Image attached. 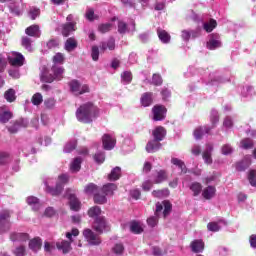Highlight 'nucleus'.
Instances as JSON below:
<instances>
[{"label": "nucleus", "instance_id": "1", "mask_svg": "<svg viewBox=\"0 0 256 256\" xmlns=\"http://www.w3.org/2000/svg\"><path fill=\"white\" fill-rule=\"evenodd\" d=\"M99 117V108L93 102L82 104L76 110V118L80 123H93V119Z\"/></svg>", "mask_w": 256, "mask_h": 256}, {"label": "nucleus", "instance_id": "2", "mask_svg": "<svg viewBox=\"0 0 256 256\" xmlns=\"http://www.w3.org/2000/svg\"><path fill=\"white\" fill-rule=\"evenodd\" d=\"M67 183H69V175L60 174L57 178L56 186L54 188L49 186V184L45 183V191L49 195H52V197H59V195L63 193V190L65 189V185H67Z\"/></svg>", "mask_w": 256, "mask_h": 256}, {"label": "nucleus", "instance_id": "3", "mask_svg": "<svg viewBox=\"0 0 256 256\" xmlns=\"http://www.w3.org/2000/svg\"><path fill=\"white\" fill-rule=\"evenodd\" d=\"M11 212L3 210L0 212V234L11 230Z\"/></svg>", "mask_w": 256, "mask_h": 256}, {"label": "nucleus", "instance_id": "4", "mask_svg": "<svg viewBox=\"0 0 256 256\" xmlns=\"http://www.w3.org/2000/svg\"><path fill=\"white\" fill-rule=\"evenodd\" d=\"M64 197L69 200L71 211H79L81 209V202L75 196V190L73 188H67Z\"/></svg>", "mask_w": 256, "mask_h": 256}, {"label": "nucleus", "instance_id": "5", "mask_svg": "<svg viewBox=\"0 0 256 256\" xmlns=\"http://www.w3.org/2000/svg\"><path fill=\"white\" fill-rule=\"evenodd\" d=\"M167 118V107L161 104H156L152 107L153 121H165Z\"/></svg>", "mask_w": 256, "mask_h": 256}, {"label": "nucleus", "instance_id": "6", "mask_svg": "<svg viewBox=\"0 0 256 256\" xmlns=\"http://www.w3.org/2000/svg\"><path fill=\"white\" fill-rule=\"evenodd\" d=\"M70 91L74 93V95H83L85 93H89V86L83 85L81 87V83L78 80H72L69 82Z\"/></svg>", "mask_w": 256, "mask_h": 256}, {"label": "nucleus", "instance_id": "7", "mask_svg": "<svg viewBox=\"0 0 256 256\" xmlns=\"http://www.w3.org/2000/svg\"><path fill=\"white\" fill-rule=\"evenodd\" d=\"M109 227V224L107 223V219L105 216H100L95 218L94 223H93V229L96 231V233H99L101 235L105 229Z\"/></svg>", "mask_w": 256, "mask_h": 256}, {"label": "nucleus", "instance_id": "8", "mask_svg": "<svg viewBox=\"0 0 256 256\" xmlns=\"http://www.w3.org/2000/svg\"><path fill=\"white\" fill-rule=\"evenodd\" d=\"M83 235L90 245L101 244V238H99L98 235L93 232V230L87 228L83 231Z\"/></svg>", "mask_w": 256, "mask_h": 256}, {"label": "nucleus", "instance_id": "9", "mask_svg": "<svg viewBox=\"0 0 256 256\" xmlns=\"http://www.w3.org/2000/svg\"><path fill=\"white\" fill-rule=\"evenodd\" d=\"M62 31L61 34L63 37H69L72 33H75L77 30V22H66L62 24Z\"/></svg>", "mask_w": 256, "mask_h": 256}, {"label": "nucleus", "instance_id": "10", "mask_svg": "<svg viewBox=\"0 0 256 256\" xmlns=\"http://www.w3.org/2000/svg\"><path fill=\"white\" fill-rule=\"evenodd\" d=\"M117 140H115L111 135L104 134L102 137V144L106 151H111V149H115V145Z\"/></svg>", "mask_w": 256, "mask_h": 256}, {"label": "nucleus", "instance_id": "11", "mask_svg": "<svg viewBox=\"0 0 256 256\" xmlns=\"http://www.w3.org/2000/svg\"><path fill=\"white\" fill-rule=\"evenodd\" d=\"M8 63L12 67H23L25 64V57L21 53H15V57H8Z\"/></svg>", "mask_w": 256, "mask_h": 256}, {"label": "nucleus", "instance_id": "12", "mask_svg": "<svg viewBox=\"0 0 256 256\" xmlns=\"http://www.w3.org/2000/svg\"><path fill=\"white\" fill-rule=\"evenodd\" d=\"M99 49L101 53H105V51H115V38L110 37L108 40L100 42Z\"/></svg>", "mask_w": 256, "mask_h": 256}, {"label": "nucleus", "instance_id": "13", "mask_svg": "<svg viewBox=\"0 0 256 256\" xmlns=\"http://www.w3.org/2000/svg\"><path fill=\"white\" fill-rule=\"evenodd\" d=\"M206 47L210 51H215V49H219V47H221V41L219 40V35L211 34L210 40L207 42Z\"/></svg>", "mask_w": 256, "mask_h": 256}, {"label": "nucleus", "instance_id": "14", "mask_svg": "<svg viewBox=\"0 0 256 256\" xmlns=\"http://www.w3.org/2000/svg\"><path fill=\"white\" fill-rule=\"evenodd\" d=\"M25 33L28 37L39 39L41 37V27L37 24L30 25L25 29Z\"/></svg>", "mask_w": 256, "mask_h": 256}, {"label": "nucleus", "instance_id": "15", "mask_svg": "<svg viewBox=\"0 0 256 256\" xmlns=\"http://www.w3.org/2000/svg\"><path fill=\"white\" fill-rule=\"evenodd\" d=\"M27 125H29L27 123V121H25V119L20 118L18 120H15L11 126H9L7 129L9 131V133H17L19 131V129H21V127H27Z\"/></svg>", "mask_w": 256, "mask_h": 256}, {"label": "nucleus", "instance_id": "16", "mask_svg": "<svg viewBox=\"0 0 256 256\" xmlns=\"http://www.w3.org/2000/svg\"><path fill=\"white\" fill-rule=\"evenodd\" d=\"M152 135L155 141L161 143V141H163L167 135V130L163 126H158L152 131Z\"/></svg>", "mask_w": 256, "mask_h": 256}, {"label": "nucleus", "instance_id": "17", "mask_svg": "<svg viewBox=\"0 0 256 256\" xmlns=\"http://www.w3.org/2000/svg\"><path fill=\"white\" fill-rule=\"evenodd\" d=\"M210 121H211V123H212V126H211V127L204 126L205 133H206L207 135H209V134L211 133V130H212V129H215V127H217V123H219V112L213 110V111L211 112Z\"/></svg>", "mask_w": 256, "mask_h": 256}, {"label": "nucleus", "instance_id": "18", "mask_svg": "<svg viewBox=\"0 0 256 256\" xmlns=\"http://www.w3.org/2000/svg\"><path fill=\"white\" fill-rule=\"evenodd\" d=\"M142 107H151L153 105V92H144L140 97Z\"/></svg>", "mask_w": 256, "mask_h": 256}, {"label": "nucleus", "instance_id": "19", "mask_svg": "<svg viewBox=\"0 0 256 256\" xmlns=\"http://www.w3.org/2000/svg\"><path fill=\"white\" fill-rule=\"evenodd\" d=\"M28 247L31 251L37 253L38 251H41V248L43 247V240L39 237H35L29 241Z\"/></svg>", "mask_w": 256, "mask_h": 256}, {"label": "nucleus", "instance_id": "20", "mask_svg": "<svg viewBox=\"0 0 256 256\" xmlns=\"http://www.w3.org/2000/svg\"><path fill=\"white\" fill-rule=\"evenodd\" d=\"M10 240H12L13 242L18 241L19 243H25L29 241V234L12 232L10 233Z\"/></svg>", "mask_w": 256, "mask_h": 256}, {"label": "nucleus", "instance_id": "21", "mask_svg": "<svg viewBox=\"0 0 256 256\" xmlns=\"http://www.w3.org/2000/svg\"><path fill=\"white\" fill-rule=\"evenodd\" d=\"M161 147H162L161 142L153 139L148 141V143L146 144L145 150L147 151V153H156V151H159Z\"/></svg>", "mask_w": 256, "mask_h": 256}, {"label": "nucleus", "instance_id": "22", "mask_svg": "<svg viewBox=\"0 0 256 256\" xmlns=\"http://www.w3.org/2000/svg\"><path fill=\"white\" fill-rule=\"evenodd\" d=\"M193 253H203L205 250V242L203 240H193L190 244Z\"/></svg>", "mask_w": 256, "mask_h": 256}, {"label": "nucleus", "instance_id": "23", "mask_svg": "<svg viewBox=\"0 0 256 256\" xmlns=\"http://www.w3.org/2000/svg\"><path fill=\"white\" fill-rule=\"evenodd\" d=\"M56 247L58 249V251H62V253H64V255H67V253L71 252V242L67 241V240H62V241H58L56 242Z\"/></svg>", "mask_w": 256, "mask_h": 256}, {"label": "nucleus", "instance_id": "24", "mask_svg": "<svg viewBox=\"0 0 256 256\" xmlns=\"http://www.w3.org/2000/svg\"><path fill=\"white\" fill-rule=\"evenodd\" d=\"M77 45V39H75V37H70L66 40L64 49L68 51V53H71V51H75V49H77Z\"/></svg>", "mask_w": 256, "mask_h": 256}, {"label": "nucleus", "instance_id": "25", "mask_svg": "<svg viewBox=\"0 0 256 256\" xmlns=\"http://www.w3.org/2000/svg\"><path fill=\"white\" fill-rule=\"evenodd\" d=\"M4 99L7 103H15L17 101V92L13 88H9L4 93Z\"/></svg>", "mask_w": 256, "mask_h": 256}, {"label": "nucleus", "instance_id": "26", "mask_svg": "<svg viewBox=\"0 0 256 256\" xmlns=\"http://www.w3.org/2000/svg\"><path fill=\"white\" fill-rule=\"evenodd\" d=\"M115 191H117V185L113 183H108L101 188V193H103L106 197L109 195H114Z\"/></svg>", "mask_w": 256, "mask_h": 256}, {"label": "nucleus", "instance_id": "27", "mask_svg": "<svg viewBox=\"0 0 256 256\" xmlns=\"http://www.w3.org/2000/svg\"><path fill=\"white\" fill-rule=\"evenodd\" d=\"M26 203L32 207L33 211H39L41 209V203H39V198L35 196H29L26 199Z\"/></svg>", "mask_w": 256, "mask_h": 256}, {"label": "nucleus", "instance_id": "28", "mask_svg": "<svg viewBox=\"0 0 256 256\" xmlns=\"http://www.w3.org/2000/svg\"><path fill=\"white\" fill-rule=\"evenodd\" d=\"M81 163H83V159L81 157L74 158L70 164V171L72 173H79V171H81Z\"/></svg>", "mask_w": 256, "mask_h": 256}, {"label": "nucleus", "instance_id": "29", "mask_svg": "<svg viewBox=\"0 0 256 256\" xmlns=\"http://www.w3.org/2000/svg\"><path fill=\"white\" fill-rule=\"evenodd\" d=\"M190 191L193 193V197H199L201 195V191H203V185L199 182H193L189 186Z\"/></svg>", "mask_w": 256, "mask_h": 256}, {"label": "nucleus", "instance_id": "30", "mask_svg": "<svg viewBox=\"0 0 256 256\" xmlns=\"http://www.w3.org/2000/svg\"><path fill=\"white\" fill-rule=\"evenodd\" d=\"M216 192H217V189H215L214 186H208L202 191V197H204V199H207V200L213 199V197H215Z\"/></svg>", "mask_w": 256, "mask_h": 256}, {"label": "nucleus", "instance_id": "31", "mask_svg": "<svg viewBox=\"0 0 256 256\" xmlns=\"http://www.w3.org/2000/svg\"><path fill=\"white\" fill-rule=\"evenodd\" d=\"M21 45L27 51H33V40L31 39V36H22Z\"/></svg>", "mask_w": 256, "mask_h": 256}, {"label": "nucleus", "instance_id": "32", "mask_svg": "<svg viewBox=\"0 0 256 256\" xmlns=\"http://www.w3.org/2000/svg\"><path fill=\"white\" fill-rule=\"evenodd\" d=\"M93 201L96 205H105V203H107V196L98 191L94 194Z\"/></svg>", "mask_w": 256, "mask_h": 256}, {"label": "nucleus", "instance_id": "33", "mask_svg": "<svg viewBox=\"0 0 256 256\" xmlns=\"http://www.w3.org/2000/svg\"><path fill=\"white\" fill-rule=\"evenodd\" d=\"M157 35L160 41L167 44L171 42V35L168 34L165 30L158 28L157 29Z\"/></svg>", "mask_w": 256, "mask_h": 256}, {"label": "nucleus", "instance_id": "34", "mask_svg": "<svg viewBox=\"0 0 256 256\" xmlns=\"http://www.w3.org/2000/svg\"><path fill=\"white\" fill-rule=\"evenodd\" d=\"M251 165V159L244 158L242 161L236 163V170L238 171H245L246 169H249Z\"/></svg>", "mask_w": 256, "mask_h": 256}, {"label": "nucleus", "instance_id": "35", "mask_svg": "<svg viewBox=\"0 0 256 256\" xmlns=\"http://www.w3.org/2000/svg\"><path fill=\"white\" fill-rule=\"evenodd\" d=\"M171 163L172 165L178 167L181 170V173H183L184 175L187 173V166L185 165V162H183V160L179 158H172Z\"/></svg>", "mask_w": 256, "mask_h": 256}, {"label": "nucleus", "instance_id": "36", "mask_svg": "<svg viewBox=\"0 0 256 256\" xmlns=\"http://www.w3.org/2000/svg\"><path fill=\"white\" fill-rule=\"evenodd\" d=\"M121 178V168L119 166H116L113 168L108 175L109 181H118V179Z\"/></svg>", "mask_w": 256, "mask_h": 256}, {"label": "nucleus", "instance_id": "37", "mask_svg": "<svg viewBox=\"0 0 256 256\" xmlns=\"http://www.w3.org/2000/svg\"><path fill=\"white\" fill-rule=\"evenodd\" d=\"M240 147L245 150L253 149V147H255V142H253V139L251 138H244L240 141Z\"/></svg>", "mask_w": 256, "mask_h": 256}, {"label": "nucleus", "instance_id": "38", "mask_svg": "<svg viewBox=\"0 0 256 256\" xmlns=\"http://www.w3.org/2000/svg\"><path fill=\"white\" fill-rule=\"evenodd\" d=\"M13 119V112L5 110L0 112V123H9Z\"/></svg>", "mask_w": 256, "mask_h": 256}, {"label": "nucleus", "instance_id": "39", "mask_svg": "<svg viewBox=\"0 0 256 256\" xmlns=\"http://www.w3.org/2000/svg\"><path fill=\"white\" fill-rule=\"evenodd\" d=\"M99 191V186H97L95 183H89L84 188V193L86 195H95Z\"/></svg>", "mask_w": 256, "mask_h": 256}, {"label": "nucleus", "instance_id": "40", "mask_svg": "<svg viewBox=\"0 0 256 256\" xmlns=\"http://www.w3.org/2000/svg\"><path fill=\"white\" fill-rule=\"evenodd\" d=\"M169 193L170 192L167 188L152 191V195L153 197H156V199H163L164 197H169Z\"/></svg>", "mask_w": 256, "mask_h": 256}, {"label": "nucleus", "instance_id": "41", "mask_svg": "<svg viewBox=\"0 0 256 256\" xmlns=\"http://www.w3.org/2000/svg\"><path fill=\"white\" fill-rule=\"evenodd\" d=\"M52 71L54 73L55 79H57L58 81H61V79H63V73H65V68L53 66Z\"/></svg>", "mask_w": 256, "mask_h": 256}, {"label": "nucleus", "instance_id": "42", "mask_svg": "<svg viewBox=\"0 0 256 256\" xmlns=\"http://www.w3.org/2000/svg\"><path fill=\"white\" fill-rule=\"evenodd\" d=\"M99 215H101V207L93 206V207L89 208V210H88L89 217H91L92 219L96 217V219H97V217H101Z\"/></svg>", "mask_w": 256, "mask_h": 256}, {"label": "nucleus", "instance_id": "43", "mask_svg": "<svg viewBox=\"0 0 256 256\" xmlns=\"http://www.w3.org/2000/svg\"><path fill=\"white\" fill-rule=\"evenodd\" d=\"M163 181H167V171L160 170L157 173L156 179L154 180V183L156 185H159V183H163Z\"/></svg>", "mask_w": 256, "mask_h": 256}, {"label": "nucleus", "instance_id": "44", "mask_svg": "<svg viewBox=\"0 0 256 256\" xmlns=\"http://www.w3.org/2000/svg\"><path fill=\"white\" fill-rule=\"evenodd\" d=\"M217 27V20L215 19H210L209 22L204 23V30L206 33H211L213 29Z\"/></svg>", "mask_w": 256, "mask_h": 256}, {"label": "nucleus", "instance_id": "45", "mask_svg": "<svg viewBox=\"0 0 256 256\" xmlns=\"http://www.w3.org/2000/svg\"><path fill=\"white\" fill-rule=\"evenodd\" d=\"M121 79L123 83H126V85H129L131 81H133V73H131V71H124L121 73Z\"/></svg>", "mask_w": 256, "mask_h": 256}, {"label": "nucleus", "instance_id": "46", "mask_svg": "<svg viewBox=\"0 0 256 256\" xmlns=\"http://www.w3.org/2000/svg\"><path fill=\"white\" fill-rule=\"evenodd\" d=\"M32 105H35L36 107H39L41 103H43V95L41 93H35L31 98Z\"/></svg>", "mask_w": 256, "mask_h": 256}, {"label": "nucleus", "instance_id": "47", "mask_svg": "<svg viewBox=\"0 0 256 256\" xmlns=\"http://www.w3.org/2000/svg\"><path fill=\"white\" fill-rule=\"evenodd\" d=\"M112 28H113V24L111 23H104V24L98 25V31L99 33H102V34L109 33V31H111Z\"/></svg>", "mask_w": 256, "mask_h": 256}, {"label": "nucleus", "instance_id": "48", "mask_svg": "<svg viewBox=\"0 0 256 256\" xmlns=\"http://www.w3.org/2000/svg\"><path fill=\"white\" fill-rule=\"evenodd\" d=\"M162 205L164 206L163 216L167 217L169 213H171V210L173 209V205L169 200H164L162 202Z\"/></svg>", "mask_w": 256, "mask_h": 256}, {"label": "nucleus", "instance_id": "49", "mask_svg": "<svg viewBox=\"0 0 256 256\" xmlns=\"http://www.w3.org/2000/svg\"><path fill=\"white\" fill-rule=\"evenodd\" d=\"M77 149L76 140L68 142L64 147V153H71Z\"/></svg>", "mask_w": 256, "mask_h": 256}, {"label": "nucleus", "instance_id": "50", "mask_svg": "<svg viewBox=\"0 0 256 256\" xmlns=\"http://www.w3.org/2000/svg\"><path fill=\"white\" fill-rule=\"evenodd\" d=\"M195 139H203V135H205V126H199L194 130L193 133Z\"/></svg>", "mask_w": 256, "mask_h": 256}, {"label": "nucleus", "instance_id": "51", "mask_svg": "<svg viewBox=\"0 0 256 256\" xmlns=\"http://www.w3.org/2000/svg\"><path fill=\"white\" fill-rule=\"evenodd\" d=\"M130 231L135 235H140V233L143 231V228L141 225H139L138 222H132L130 225Z\"/></svg>", "mask_w": 256, "mask_h": 256}, {"label": "nucleus", "instance_id": "52", "mask_svg": "<svg viewBox=\"0 0 256 256\" xmlns=\"http://www.w3.org/2000/svg\"><path fill=\"white\" fill-rule=\"evenodd\" d=\"M208 231H212V233H217L218 231H221V226L219 225V222H210L207 224Z\"/></svg>", "mask_w": 256, "mask_h": 256}, {"label": "nucleus", "instance_id": "53", "mask_svg": "<svg viewBox=\"0 0 256 256\" xmlns=\"http://www.w3.org/2000/svg\"><path fill=\"white\" fill-rule=\"evenodd\" d=\"M127 30H128V25L125 23V21L119 20L118 33H120V35H125V33H127Z\"/></svg>", "mask_w": 256, "mask_h": 256}, {"label": "nucleus", "instance_id": "54", "mask_svg": "<svg viewBox=\"0 0 256 256\" xmlns=\"http://www.w3.org/2000/svg\"><path fill=\"white\" fill-rule=\"evenodd\" d=\"M93 159L98 165L105 163V152H98L93 156Z\"/></svg>", "mask_w": 256, "mask_h": 256}, {"label": "nucleus", "instance_id": "55", "mask_svg": "<svg viewBox=\"0 0 256 256\" xmlns=\"http://www.w3.org/2000/svg\"><path fill=\"white\" fill-rule=\"evenodd\" d=\"M85 17L88 21H95V19H99V16L95 15V10H93L92 8H89L86 11Z\"/></svg>", "mask_w": 256, "mask_h": 256}, {"label": "nucleus", "instance_id": "56", "mask_svg": "<svg viewBox=\"0 0 256 256\" xmlns=\"http://www.w3.org/2000/svg\"><path fill=\"white\" fill-rule=\"evenodd\" d=\"M248 181L252 187H256V170L249 171Z\"/></svg>", "mask_w": 256, "mask_h": 256}, {"label": "nucleus", "instance_id": "57", "mask_svg": "<svg viewBox=\"0 0 256 256\" xmlns=\"http://www.w3.org/2000/svg\"><path fill=\"white\" fill-rule=\"evenodd\" d=\"M152 84H154L155 87H160V85H163V78L159 74H153Z\"/></svg>", "mask_w": 256, "mask_h": 256}, {"label": "nucleus", "instance_id": "58", "mask_svg": "<svg viewBox=\"0 0 256 256\" xmlns=\"http://www.w3.org/2000/svg\"><path fill=\"white\" fill-rule=\"evenodd\" d=\"M9 157V153L0 152V165H7V163H9Z\"/></svg>", "mask_w": 256, "mask_h": 256}, {"label": "nucleus", "instance_id": "59", "mask_svg": "<svg viewBox=\"0 0 256 256\" xmlns=\"http://www.w3.org/2000/svg\"><path fill=\"white\" fill-rule=\"evenodd\" d=\"M221 151L222 155H231L233 153V147L230 144H224Z\"/></svg>", "mask_w": 256, "mask_h": 256}, {"label": "nucleus", "instance_id": "60", "mask_svg": "<svg viewBox=\"0 0 256 256\" xmlns=\"http://www.w3.org/2000/svg\"><path fill=\"white\" fill-rule=\"evenodd\" d=\"M157 223H159V216L157 215L151 216L147 219V224L149 225V227H155Z\"/></svg>", "mask_w": 256, "mask_h": 256}, {"label": "nucleus", "instance_id": "61", "mask_svg": "<svg viewBox=\"0 0 256 256\" xmlns=\"http://www.w3.org/2000/svg\"><path fill=\"white\" fill-rule=\"evenodd\" d=\"M91 57L94 61H99V46H92Z\"/></svg>", "mask_w": 256, "mask_h": 256}, {"label": "nucleus", "instance_id": "62", "mask_svg": "<svg viewBox=\"0 0 256 256\" xmlns=\"http://www.w3.org/2000/svg\"><path fill=\"white\" fill-rule=\"evenodd\" d=\"M64 61H65V56L62 53H57L53 57V63H59L60 65H63Z\"/></svg>", "mask_w": 256, "mask_h": 256}, {"label": "nucleus", "instance_id": "63", "mask_svg": "<svg viewBox=\"0 0 256 256\" xmlns=\"http://www.w3.org/2000/svg\"><path fill=\"white\" fill-rule=\"evenodd\" d=\"M25 246L21 245L16 247V249L13 251V254L15 256H25Z\"/></svg>", "mask_w": 256, "mask_h": 256}, {"label": "nucleus", "instance_id": "64", "mask_svg": "<svg viewBox=\"0 0 256 256\" xmlns=\"http://www.w3.org/2000/svg\"><path fill=\"white\" fill-rule=\"evenodd\" d=\"M59 45V40L58 39H50L47 43V49H55Z\"/></svg>", "mask_w": 256, "mask_h": 256}]
</instances>
